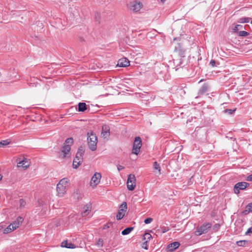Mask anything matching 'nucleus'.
I'll list each match as a JSON object with an SVG mask.
<instances>
[{
	"mask_svg": "<svg viewBox=\"0 0 252 252\" xmlns=\"http://www.w3.org/2000/svg\"><path fill=\"white\" fill-rule=\"evenodd\" d=\"M85 148L84 146H81L79 147L76 154L75 158L73 159L72 166L75 169L77 168L83 161V156L85 153Z\"/></svg>",
	"mask_w": 252,
	"mask_h": 252,
	"instance_id": "f257e3e1",
	"label": "nucleus"
},
{
	"mask_svg": "<svg viewBox=\"0 0 252 252\" xmlns=\"http://www.w3.org/2000/svg\"><path fill=\"white\" fill-rule=\"evenodd\" d=\"M88 145L91 150L94 151L96 149L97 138L93 132L88 133Z\"/></svg>",
	"mask_w": 252,
	"mask_h": 252,
	"instance_id": "f03ea898",
	"label": "nucleus"
},
{
	"mask_svg": "<svg viewBox=\"0 0 252 252\" xmlns=\"http://www.w3.org/2000/svg\"><path fill=\"white\" fill-rule=\"evenodd\" d=\"M71 148L68 146H63L60 152H59V157L61 159L69 158L71 156Z\"/></svg>",
	"mask_w": 252,
	"mask_h": 252,
	"instance_id": "7ed1b4c3",
	"label": "nucleus"
},
{
	"mask_svg": "<svg viewBox=\"0 0 252 252\" xmlns=\"http://www.w3.org/2000/svg\"><path fill=\"white\" fill-rule=\"evenodd\" d=\"M142 146V141L140 137L137 136L135 138L133 144V147H132V153L133 154L135 155H138V154L139 153L140 148Z\"/></svg>",
	"mask_w": 252,
	"mask_h": 252,
	"instance_id": "20e7f679",
	"label": "nucleus"
},
{
	"mask_svg": "<svg viewBox=\"0 0 252 252\" xmlns=\"http://www.w3.org/2000/svg\"><path fill=\"white\" fill-rule=\"evenodd\" d=\"M128 7L130 10L133 12L139 11L142 7V3L136 0L130 2L128 4Z\"/></svg>",
	"mask_w": 252,
	"mask_h": 252,
	"instance_id": "39448f33",
	"label": "nucleus"
},
{
	"mask_svg": "<svg viewBox=\"0 0 252 252\" xmlns=\"http://www.w3.org/2000/svg\"><path fill=\"white\" fill-rule=\"evenodd\" d=\"M250 186V184L245 182H238L234 187V192L238 194L240 190H244Z\"/></svg>",
	"mask_w": 252,
	"mask_h": 252,
	"instance_id": "423d86ee",
	"label": "nucleus"
},
{
	"mask_svg": "<svg viewBox=\"0 0 252 252\" xmlns=\"http://www.w3.org/2000/svg\"><path fill=\"white\" fill-rule=\"evenodd\" d=\"M211 226L212 224L210 223H206L202 224L195 231V234L196 236H200L202 234L207 233Z\"/></svg>",
	"mask_w": 252,
	"mask_h": 252,
	"instance_id": "0eeeda50",
	"label": "nucleus"
},
{
	"mask_svg": "<svg viewBox=\"0 0 252 252\" xmlns=\"http://www.w3.org/2000/svg\"><path fill=\"white\" fill-rule=\"evenodd\" d=\"M135 181L134 175L131 174L128 175L126 184L127 189L129 190H133L135 189L136 186Z\"/></svg>",
	"mask_w": 252,
	"mask_h": 252,
	"instance_id": "6e6552de",
	"label": "nucleus"
},
{
	"mask_svg": "<svg viewBox=\"0 0 252 252\" xmlns=\"http://www.w3.org/2000/svg\"><path fill=\"white\" fill-rule=\"evenodd\" d=\"M101 178V174L98 172H96L92 177L90 181V185L93 188L96 187V186L100 182V180Z\"/></svg>",
	"mask_w": 252,
	"mask_h": 252,
	"instance_id": "1a4fd4ad",
	"label": "nucleus"
},
{
	"mask_svg": "<svg viewBox=\"0 0 252 252\" xmlns=\"http://www.w3.org/2000/svg\"><path fill=\"white\" fill-rule=\"evenodd\" d=\"M129 65V61L126 58H122L118 61L117 66L120 67H126Z\"/></svg>",
	"mask_w": 252,
	"mask_h": 252,
	"instance_id": "9d476101",
	"label": "nucleus"
},
{
	"mask_svg": "<svg viewBox=\"0 0 252 252\" xmlns=\"http://www.w3.org/2000/svg\"><path fill=\"white\" fill-rule=\"evenodd\" d=\"M101 134L102 136L104 138H107L110 135V128L108 126H102Z\"/></svg>",
	"mask_w": 252,
	"mask_h": 252,
	"instance_id": "9b49d317",
	"label": "nucleus"
},
{
	"mask_svg": "<svg viewBox=\"0 0 252 252\" xmlns=\"http://www.w3.org/2000/svg\"><path fill=\"white\" fill-rule=\"evenodd\" d=\"M66 186H63L61 184H58L57 185V191L59 195L62 196L66 192Z\"/></svg>",
	"mask_w": 252,
	"mask_h": 252,
	"instance_id": "f8f14e48",
	"label": "nucleus"
},
{
	"mask_svg": "<svg viewBox=\"0 0 252 252\" xmlns=\"http://www.w3.org/2000/svg\"><path fill=\"white\" fill-rule=\"evenodd\" d=\"M179 55L181 58L179 60H174V65H176V67H177L179 65H181L183 63V60L182 58H184L185 57V52L184 51L180 50L179 52Z\"/></svg>",
	"mask_w": 252,
	"mask_h": 252,
	"instance_id": "ddd939ff",
	"label": "nucleus"
},
{
	"mask_svg": "<svg viewBox=\"0 0 252 252\" xmlns=\"http://www.w3.org/2000/svg\"><path fill=\"white\" fill-rule=\"evenodd\" d=\"M92 209V204L90 202L88 204H87L83 207V212L82 213V216L83 217H85L88 215V214L90 213Z\"/></svg>",
	"mask_w": 252,
	"mask_h": 252,
	"instance_id": "4468645a",
	"label": "nucleus"
},
{
	"mask_svg": "<svg viewBox=\"0 0 252 252\" xmlns=\"http://www.w3.org/2000/svg\"><path fill=\"white\" fill-rule=\"evenodd\" d=\"M30 166V162L27 158H24L18 162L17 166L18 167H23L24 169H27Z\"/></svg>",
	"mask_w": 252,
	"mask_h": 252,
	"instance_id": "2eb2a0df",
	"label": "nucleus"
},
{
	"mask_svg": "<svg viewBox=\"0 0 252 252\" xmlns=\"http://www.w3.org/2000/svg\"><path fill=\"white\" fill-rule=\"evenodd\" d=\"M209 90V87L207 84H204L203 86L200 88L198 91V95L199 96L202 95L206 93Z\"/></svg>",
	"mask_w": 252,
	"mask_h": 252,
	"instance_id": "dca6fc26",
	"label": "nucleus"
},
{
	"mask_svg": "<svg viewBox=\"0 0 252 252\" xmlns=\"http://www.w3.org/2000/svg\"><path fill=\"white\" fill-rule=\"evenodd\" d=\"M61 247L69 249H74L76 247L74 244L68 242L67 240H64L62 243Z\"/></svg>",
	"mask_w": 252,
	"mask_h": 252,
	"instance_id": "f3484780",
	"label": "nucleus"
},
{
	"mask_svg": "<svg viewBox=\"0 0 252 252\" xmlns=\"http://www.w3.org/2000/svg\"><path fill=\"white\" fill-rule=\"evenodd\" d=\"M180 246V243L177 242H175L173 243H171L167 246V249L170 252H173L175 249L178 248Z\"/></svg>",
	"mask_w": 252,
	"mask_h": 252,
	"instance_id": "a211bd4d",
	"label": "nucleus"
},
{
	"mask_svg": "<svg viewBox=\"0 0 252 252\" xmlns=\"http://www.w3.org/2000/svg\"><path fill=\"white\" fill-rule=\"evenodd\" d=\"M78 106V111L79 112H84L87 109V106L85 102H79Z\"/></svg>",
	"mask_w": 252,
	"mask_h": 252,
	"instance_id": "6ab92c4d",
	"label": "nucleus"
},
{
	"mask_svg": "<svg viewBox=\"0 0 252 252\" xmlns=\"http://www.w3.org/2000/svg\"><path fill=\"white\" fill-rule=\"evenodd\" d=\"M15 229V226H13V224L11 223L6 228L3 230L4 234H8Z\"/></svg>",
	"mask_w": 252,
	"mask_h": 252,
	"instance_id": "aec40b11",
	"label": "nucleus"
},
{
	"mask_svg": "<svg viewBox=\"0 0 252 252\" xmlns=\"http://www.w3.org/2000/svg\"><path fill=\"white\" fill-rule=\"evenodd\" d=\"M250 243V241L248 240H240L236 242V244L239 247H246Z\"/></svg>",
	"mask_w": 252,
	"mask_h": 252,
	"instance_id": "412c9836",
	"label": "nucleus"
},
{
	"mask_svg": "<svg viewBox=\"0 0 252 252\" xmlns=\"http://www.w3.org/2000/svg\"><path fill=\"white\" fill-rule=\"evenodd\" d=\"M23 221V219L22 217H18L17 220L14 221L12 224H13V226H15V229L19 227V225L20 223H21Z\"/></svg>",
	"mask_w": 252,
	"mask_h": 252,
	"instance_id": "4be33fe9",
	"label": "nucleus"
},
{
	"mask_svg": "<svg viewBox=\"0 0 252 252\" xmlns=\"http://www.w3.org/2000/svg\"><path fill=\"white\" fill-rule=\"evenodd\" d=\"M251 212H252V202L246 206L245 210L243 212V214L247 215Z\"/></svg>",
	"mask_w": 252,
	"mask_h": 252,
	"instance_id": "5701e85b",
	"label": "nucleus"
},
{
	"mask_svg": "<svg viewBox=\"0 0 252 252\" xmlns=\"http://www.w3.org/2000/svg\"><path fill=\"white\" fill-rule=\"evenodd\" d=\"M125 215V212L123 211V209H120L117 214L116 218L117 220H120L123 218Z\"/></svg>",
	"mask_w": 252,
	"mask_h": 252,
	"instance_id": "b1692460",
	"label": "nucleus"
},
{
	"mask_svg": "<svg viewBox=\"0 0 252 252\" xmlns=\"http://www.w3.org/2000/svg\"><path fill=\"white\" fill-rule=\"evenodd\" d=\"M169 230V228H168V227L163 226V227H160L159 228L157 229L156 230V232L158 233H164L167 232Z\"/></svg>",
	"mask_w": 252,
	"mask_h": 252,
	"instance_id": "393cba45",
	"label": "nucleus"
},
{
	"mask_svg": "<svg viewBox=\"0 0 252 252\" xmlns=\"http://www.w3.org/2000/svg\"><path fill=\"white\" fill-rule=\"evenodd\" d=\"M73 139L72 137H70L68 138H67L63 146H68L69 147H70V146L73 144Z\"/></svg>",
	"mask_w": 252,
	"mask_h": 252,
	"instance_id": "a878e982",
	"label": "nucleus"
},
{
	"mask_svg": "<svg viewBox=\"0 0 252 252\" xmlns=\"http://www.w3.org/2000/svg\"><path fill=\"white\" fill-rule=\"evenodd\" d=\"M133 228V227H127L122 231V234L123 235H127L131 232Z\"/></svg>",
	"mask_w": 252,
	"mask_h": 252,
	"instance_id": "bb28decb",
	"label": "nucleus"
},
{
	"mask_svg": "<svg viewBox=\"0 0 252 252\" xmlns=\"http://www.w3.org/2000/svg\"><path fill=\"white\" fill-rule=\"evenodd\" d=\"M94 20L98 24H99L101 22V16L100 14L98 12H96L94 15Z\"/></svg>",
	"mask_w": 252,
	"mask_h": 252,
	"instance_id": "cd10ccee",
	"label": "nucleus"
},
{
	"mask_svg": "<svg viewBox=\"0 0 252 252\" xmlns=\"http://www.w3.org/2000/svg\"><path fill=\"white\" fill-rule=\"evenodd\" d=\"M153 168L155 170H158V174L160 175L161 174L160 170V166L159 164L157 162L155 161L153 163Z\"/></svg>",
	"mask_w": 252,
	"mask_h": 252,
	"instance_id": "c85d7f7f",
	"label": "nucleus"
},
{
	"mask_svg": "<svg viewBox=\"0 0 252 252\" xmlns=\"http://www.w3.org/2000/svg\"><path fill=\"white\" fill-rule=\"evenodd\" d=\"M10 141L9 139H6L5 140H2L0 142V147H3L7 145H8L10 143Z\"/></svg>",
	"mask_w": 252,
	"mask_h": 252,
	"instance_id": "c756f323",
	"label": "nucleus"
},
{
	"mask_svg": "<svg viewBox=\"0 0 252 252\" xmlns=\"http://www.w3.org/2000/svg\"><path fill=\"white\" fill-rule=\"evenodd\" d=\"M250 19V18L243 17V18L239 19L238 22L241 23H247L249 22Z\"/></svg>",
	"mask_w": 252,
	"mask_h": 252,
	"instance_id": "7c9ffc66",
	"label": "nucleus"
},
{
	"mask_svg": "<svg viewBox=\"0 0 252 252\" xmlns=\"http://www.w3.org/2000/svg\"><path fill=\"white\" fill-rule=\"evenodd\" d=\"M250 33L246 31H240L238 32V35L240 36H247L249 35Z\"/></svg>",
	"mask_w": 252,
	"mask_h": 252,
	"instance_id": "2f4dec72",
	"label": "nucleus"
},
{
	"mask_svg": "<svg viewBox=\"0 0 252 252\" xmlns=\"http://www.w3.org/2000/svg\"><path fill=\"white\" fill-rule=\"evenodd\" d=\"M120 209H123L124 212H126L127 210V204L126 202H123L120 206Z\"/></svg>",
	"mask_w": 252,
	"mask_h": 252,
	"instance_id": "473e14b6",
	"label": "nucleus"
},
{
	"mask_svg": "<svg viewBox=\"0 0 252 252\" xmlns=\"http://www.w3.org/2000/svg\"><path fill=\"white\" fill-rule=\"evenodd\" d=\"M151 238H152L151 235L150 234L148 233H146L144 235V238H143V239L146 240V241H147V242L148 241L150 240V239Z\"/></svg>",
	"mask_w": 252,
	"mask_h": 252,
	"instance_id": "72a5a7b5",
	"label": "nucleus"
},
{
	"mask_svg": "<svg viewBox=\"0 0 252 252\" xmlns=\"http://www.w3.org/2000/svg\"><path fill=\"white\" fill-rule=\"evenodd\" d=\"M68 180L66 178H63L62 180H60L59 183L58 184H61V185L63 186H66V185L68 183Z\"/></svg>",
	"mask_w": 252,
	"mask_h": 252,
	"instance_id": "f704fd0d",
	"label": "nucleus"
},
{
	"mask_svg": "<svg viewBox=\"0 0 252 252\" xmlns=\"http://www.w3.org/2000/svg\"><path fill=\"white\" fill-rule=\"evenodd\" d=\"M236 110V109H226L224 110L223 112L224 113H228L229 115H231L233 114Z\"/></svg>",
	"mask_w": 252,
	"mask_h": 252,
	"instance_id": "c9c22d12",
	"label": "nucleus"
},
{
	"mask_svg": "<svg viewBox=\"0 0 252 252\" xmlns=\"http://www.w3.org/2000/svg\"><path fill=\"white\" fill-rule=\"evenodd\" d=\"M103 240L101 238L98 239V240L96 242V245L98 247H103Z\"/></svg>",
	"mask_w": 252,
	"mask_h": 252,
	"instance_id": "e433bc0d",
	"label": "nucleus"
},
{
	"mask_svg": "<svg viewBox=\"0 0 252 252\" xmlns=\"http://www.w3.org/2000/svg\"><path fill=\"white\" fill-rule=\"evenodd\" d=\"M242 28V26L240 25H237L235 26L234 28L233 29V32H237L238 30Z\"/></svg>",
	"mask_w": 252,
	"mask_h": 252,
	"instance_id": "4c0bfd02",
	"label": "nucleus"
},
{
	"mask_svg": "<svg viewBox=\"0 0 252 252\" xmlns=\"http://www.w3.org/2000/svg\"><path fill=\"white\" fill-rule=\"evenodd\" d=\"M20 207L21 208L24 207L26 205V202L23 199H20L19 200Z\"/></svg>",
	"mask_w": 252,
	"mask_h": 252,
	"instance_id": "58836bf2",
	"label": "nucleus"
},
{
	"mask_svg": "<svg viewBox=\"0 0 252 252\" xmlns=\"http://www.w3.org/2000/svg\"><path fill=\"white\" fill-rule=\"evenodd\" d=\"M153 221V219L151 218H147L144 220L145 224L150 223Z\"/></svg>",
	"mask_w": 252,
	"mask_h": 252,
	"instance_id": "ea45409f",
	"label": "nucleus"
},
{
	"mask_svg": "<svg viewBox=\"0 0 252 252\" xmlns=\"http://www.w3.org/2000/svg\"><path fill=\"white\" fill-rule=\"evenodd\" d=\"M113 225V222H110L108 224H105L103 225V229H107V228H109L110 225Z\"/></svg>",
	"mask_w": 252,
	"mask_h": 252,
	"instance_id": "a19ab883",
	"label": "nucleus"
},
{
	"mask_svg": "<svg viewBox=\"0 0 252 252\" xmlns=\"http://www.w3.org/2000/svg\"><path fill=\"white\" fill-rule=\"evenodd\" d=\"M147 241H145L144 243H143L142 247V248L147 250L148 249V244H147Z\"/></svg>",
	"mask_w": 252,
	"mask_h": 252,
	"instance_id": "79ce46f5",
	"label": "nucleus"
},
{
	"mask_svg": "<svg viewBox=\"0 0 252 252\" xmlns=\"http://www.w3.org/2000/svg\"><path fill=\"white\" fill-rule=\"evenodd\" d=\"M193 181H194L193 178V176H192L189 179L187 185H190L192 184Z\"/></svg>",
	"mask_w": 252,
	"mask_h": 252,
	"instance_id": "37998d69",
	"label": "nucleus"
},
{
	"mask_svg": "<svg viewBox=\"0 0 252 252\" xmlns=\"http://www.w3.org/2000/svg\"><path fill=\"white\" fill-rule=\"evenodd\" d=\"M210 65L212 67H214L216 65V61L213 60H211L210 62Z\"/></svg>",
	"mask_w": 252,
	"mask_h": 252,
	"instance_id": "c03bdc74",
	"label": "nucleus"
},
{
	"mask_svg": "<svg viewBox=\"0 0 252 252\" xmlns=\"http://www.w3.org/2000/svg\"><path fill=\"white\" fill-rule=\"evenodd\" d=\"M250 233H252V227L249 228L245 233L246 235H248Z\"/></svg>",
	"mask_w": 252,
	"mask_h": 252,
	"instance_id": "a18cd8bd",
	"label": "nucleus"
},
{
	"mask_svg": "<svg viewBox=\"0 0 252 252\" xmlns=\"http://www.w3.org/2000/svg\"><path fill=\"white\" fill-rule=\"evenodd\" d=\"M246 180L247 181H252V174L247 177Z\"/></svg>",
	"mask_w": 252,
	"mask_h": 252,
	"instance_id": "49530a36",
	"label": "nucleus"
},
{
	"mask_svg": "<svg viewBox=\"0 0 252 252\" xmlns=\"http://www.w3.org/2000/svg\"><path fill=\"white\" fill-rule=\"evenodd\" d=\"M117 169L119 171L123 170V169H124V167L122 165H117Z\"/></svg>",
	"mask_w": 252,
	"mask_h": 252,
	"instance_id": "de8ad7c7",
	"label": "nucleus"
},
{
	"mask_svg": "<svg viewBox=\"0 0 252 252\" xmlns=\"http://www.w3.org/2000/svg\"><path fill=\"white\" fill-rule=\"evenodd\" d=\"M220 225L219 223H217L214 225V227L217 229L219 228L220 227Z\"/></svg>",
	"mask_w": 252,
	"mask_h": 252,
	"instance_id": "09e8293b",
	"label": "nucleus"
},
{
	"mask_svg": "<svg viewBox=\"0 0 252 252\" xmlns=\"http://www.w3.org/2000/svg\"><path fill=\"white\" fill-rule=\"evenodd\" d=\"M3 226L2 225H0V231L2 229Z\"/></svg>",
	"mask_w": 252,
	"mask_h": 252,
	"instance_id": "8fccbe9b",
	"label": "nucleus"
},
{
	"mask_svg": "<svg viewBox=\"0 0 252 252\" xmlns=\"http://www.w3.org/2000/svg\"><path fill=\"white\" fill-rule=\"evenodd\" d=\"M2 178V176L1 174H0V181L1 180Z\"/></svg>",
	"mask_w": 252,
	"mask_h": 252,
	"instance_id": "3c124183",
	"label": "nucleus"
},
{
	"mask_svg": "<svg viewBox=\"0 0 252 252\" xmlns=\"http://www.w3.org/2000/svg\"><path fill=\"white\" fill-rule=\"evenodd\" d=\"M161 2H164L166 0H160Z\"/></svg>",
	"mask_w": 252,
	"mask_h": 252,
	"instance_id": "603ef678",
	"label": "nucleus"
},
{
	"mask_svg": "<svg viewBox=\"0 0 252 252\" xmlns=\"http://www.w3.org/2000/svg\"><path fill=\"white\" fill-rule=\"evenodd\" d=\"M251 23L252 24V20L251 21Z\"/></svg>",
	"mask_w": 252,
	"mask_h": 252,
	"instance_id": "864d4df0",
	"label": "nucleus"
}]
</instances>
